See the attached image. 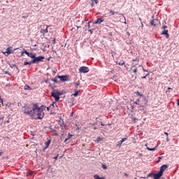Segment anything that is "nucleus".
Listing matches in <instances>:
<instances>
[{
	"mask_svg": "<svg viewBox=\"0 0 179 179\" xmlns=\"http://www.w3.org/2000/svg\"><path fill=\"white\" fill-rule=\"evenodd\" d=\"M44 110H45V106L43 105H42L41 107H38V103H34L33 106L32 118H35V120H43L45 115Z\"/></svg>",
	"mask_w": 179,
	"mask_h": 179,
	"instance_id": "obj_1",
	"label": "nucleus"
},
{
	"mask_svg": "<svg viewBox=\"0 0 179 179\" xmlns=\"http://www.w3.org/2000/svg\"><path fill=\"white\" fill-rule=\"evenodd\" d=\"M62 92H59V91H55L54 90L52 93H51V96L54 97L55 101H59V96H62Z\"/></svg>",
	"mask_w": 179,
	"mask_h": 179,
	"instance_id": "obj_2",
	"label": "nucleus"
},
{
	"mask_svg": "<svg viewBox=\"0 0 179 179\" xmlns=\"http://www.w3.org/2000/svg\"><path fill=\"white\" fill-rule=\"evenodd\" d=\"M24 114H25V115H29L30 117H33V107L32 108L27 106L25 107L24 110Z\"/></svg>",
	"mask_w": 179,
	"mask_h": 179,
	"instance_id": "obj_3",
	"label": "nucleus"
},
{
	"mask_svg": "<svg viewBox=\"0 0 179 179\" xmlns=\"http://www.w3.org/2000/svg\"><path fill=\"white\" fill-rule=\"evenodd\" d=\"M45 58V57H44V56H35V57H34V59L32 60V62H34V64H38V62H43Z\"/></svg>",
	"mask_w": 179,
	"mask_h": 179,
	"instance_id": "obj_4",
	"label": "nucleus"
},
{
	"mask_svg": "<svg viewBox=\"0 0 179 179\" xmlns=\"http://www.w3.org/2000/svg\"><path fill=\"white\" fill-rule=\"evenodd\" d=\"M57 78L60 79L61 82H69L71 80L69 76H58Z\"/></svg>",
	"mask_w": 179,
	"mask_h": 179,
	"instance_id": "obj_5",
	"label": "nucleus"
},
{
	"mask_svg": "<svg viewBox=\"0 0 179 179\" xmlns=\"http://www.w3.org/2000/svg\"><path fill=\"white\" fill-rule=\"evenodd\" d=\"M150 26H153V27H156V26H159L160 24V21L157 19H153L150 21Z\"/></svg>",
	"mask_w": 179,
	"mask_h": 179,
	"instance_id": "obj_6",
	"label": "nucleus"
},
{
	"mask_svg": "<svg viewBox=\"0 0 179 179\" xmlns=\"http://www.w3.org/2000/svg\"><path fill=\"white\" fill-rule=\"evenodd\" d=\"M89 67L87 66H81L79 69V73H87L89 72Z\"/></svg>",
	"mask_w": 179,
	"mask_h": 179,
	"instance_id": "obj_7",
	"label": "nucleus"
},
{
	"mask_svg": "<svg viewBox=\"0 0 179 179\" xmlns=\"http://www.w3.org/2000/svg\"><path fill=\"white\" fill-rule=\"evenodd\" d=\"M103 22H104V18L101 17V18H99V19L96 20L94 22V24H101V23H103Z\"/></svg>",
	"mask_w": 179,
	"mask_h": 179,
	"instance_id": "obj_8",
	"label": "nucleus"
},
{
	"mask_svg": "<svg viewBox=\"0 0 179 179\" xmlns=\"http://www.w3.org/2000/svg\"><path fill=\"white\" fill-rule=\"evenodd\" d=\"M25 54L27 55V57H29V58H31L32 59H34L36 57V53L29 52L27 51H25Z\"/></svg>",
	"mask_w": 179,
	"mask_h": 179,
	"instance_id": "obj_9",
	"label": "nucleus"
},
{
	"mask_svg": "<svg viewBox=\"0 0 179 179\" xmlns=\"http://www.w3.org/2000/svg\"><path fill=\"white\" fill-rule=\"evenodd\" d=\"M127 139H128V138H122V140L119 142H117V146L118 148H121V145H122V143H124V142H125V141H127Z\"/></svg>",
	"mask_w": 179,
	"mask_h": 179,
	"instance_id": "obj_10",
	"label": "nucleus"
},
{
	"mask_svg": "<svg viewBox=\"0 0 179 179\" xmlns=\"http://www.w3.org/2000/svg\"><path fill=\"white\" fill-rule=\"evenodd\" d=\"M4 54L5 57H8L10 54H12V50H10V48H8L6 52H2Z\"/></svg>",
	"mask_w": 179,
	"mask_h": 179,
	"instance_id": "obj_11",
	"label": "nucleus"
},
{
	"mask_svg": "<svg viewBox=\"0 0 179 179\" xmlns=\"http://www.w3.org/2000/svg\"><path fill=\"white\" fill-rule=\"evenodd\" d=\"M168 166L164 164V165H162L161 167H160V171H159V173H161L162 174H163L164 173V171H166V169H167Z\"/></svg>",
	"mask_w": 179,
	"mask_h": 179,
	"instance_id": "obj_12",
	"label": "nucleus"
},
{
	"mask_svg": "<svg viewBox=\"0 0 179 179\" xmlns=\"http://www.w3.org/2000/svg\"><path fill=\"white\" fill-rule=\"evenodd\" d=\"M48 27H50V26H49V25H46V28H45V29H41V31H40V32H41L42 34H43V36H44V34H45V33H48Z\"/></svg>",
	"mask_w": 179,
	"mask_h": 179,
	"instance_id": "obj_13",
	"label": "nucleus"
},
{
	"mask_svg": "<svg viewBox=\"0 0 179 179\" xmlns=\"http://www.w3.org/2000/svg\"><path fill=\"white\" fill-rule=\"evenodd\" d=\"M136 66L135 64H133L132 66L131 67V71H132L134 72V73H135V75H137L138 73V68L134 69Z\"/></svg>",
	"mask_w": 179,
	"mask_h": 179,
	"instance_id": "obj_14",
	"label": "nucleus"
},
{
	"mask_svg": "<svg viewBox=\"0 0 179 179\" xmlns=\"http://www.w3.org/2000/svg\"><path fill=\"white\" fill-rule=\"evenodd\" d=\"M162 176H163V173H162L161 172H158L157 173L154 174V178L160 179V177H162Z\"/></svg>",
	"mask_w": 179,
	"mask_h": 179,
	"instance_id": "obj_15",
	"label": "nucleus"
},
{
	"mask_svg": "<svg viewBox=\"0 0 179 179\" xmlns=\"http://www.w3.org/2000/svg\"><path fill=\"white\" fill-rule=\"evenodd\" d=\"M117 65H120V66H122V65H125V62L124 60H121L120 62H116Z\"/></svg>",
	"mask_w": 179,
	"mask_h": 179,
	"instance_id": "obj_16",
	"label": "nucleus"
},
{
	"mask_svg": "<svg viewBox=\"0 0 179 179\" xmlns=\"http://www.w3.org/2000/svg\"><path fill=\"white\" fill-rule=\"evenodd\" d=\"M31 64H34L33 62V60H31V62H24V65L26 66V65H31Z\"/></svg>",
	"mask_w": 179,
	"mask_h": 179,
	"instance_id": "obj_17",
	"label": "nucleus"
},
{
	"mask_svg": "<svg viewBox=\"0 0 179 179\" xmlns=\"http://www.w3.org/2000/svg\"><path fill=\"white\" fill-rule=\"evenodd\" d=\"M157 148V146H155V148H149V147H147V149H148V150H150V151H151V152H153V151H155V150H156V148Z\"/></svg>",
	"mask_w": 179,
	"mask_h": 179,
	"instance_id": "obj_18",
	"label": "nucleus"
},
{
	"mask_svg": "<svg viewBox=\"0 0 179 179\" xmlns=\"http://www.w3.org/2000/svg\"><path fill=\"white\" fill-rule=\"evenodd\" d=\"M109 13H110L112 16H113V15H115V13H118V11L115 12V11H114V10H109Z\"/></svg>",
	"mask_w": 179,
	"mask_h": 179,
	"instance_id": "obj_19",
	"label": "nucleus"
},
{
	"mask_svg": "<svg viewBox=\"0 0 179 179\" xmlns=\"http://www.w3.org/2000/svg\"><path fill=\"white\" fill-rule=\"evenodd\" d=\"M24 90H31V87H30V86H29V85H25L24 87Z\"/></svg>",
	"mask_w": 179,
	"mask_h": 179,
	"instance_id": "obj_20",
	"label": "nucleus"
},
{
	"mask_svg": "<svg viewBox=\"0 0 179 179\" xmlns=\"http://www.w3.org/2000/svg\"><path fill=\"white\" fill-rule=\"evenodd\" d=\"M169 33V30L167 29H164V31H162V34H163L164 36H165V34H167Z\"/></svg>",
	"mask_w": 179,
	"mask_h": 179,
	"instance_id": "obj_21",
	"label": "nucleus"
},
{
	"mask_svg": "<svg viewBox=\"0 0 179 179\" xmlns=\"http://www.w3.org/2000/svg\"><path fill=\"white\" fill-rule=\"evenodd\" d=\"M80 85V81H77L76 83V89H78V86H79Z\"/></svg>",
	"mask_w": 179,
	"mask_h": 179,
	"instance_id": "obj_22",
	"label": "nucleus"
},
{
	"mask_svg": "<svg viewBox=\"0 0 179 179\" xmlns=\"http://www.w3.org/2000/svg\"><path fill=\"white\" fill-rule=\"evenodd\" d=\"M34 172H33V171H29V172H28V176H33V173H34Z\"/></svg>",
	"mask_w": 179,
	"mask_h": 179,
	"instance_id": "obj_23",
	"label": "nucleus"
},
{
	"mask_svg": "<svg viewBox=\"0 0 179 179\" xmlns=\"http://www.w3.org/2000/svg\"><path fill=\"white\" fill-rule=\"evenodd\" d=\"M94 179H100V176L99 175H94Z\"/></svg>",
	"mask_w": 179,
	"mask_h": 179,
	"instance_id": "obj_24",
	"label": "nucleus"
},
{
	"mask_svg": "<svg viewBox=\"0 0 179 179\" xmlns=\"http://www.w3.org/2000/svg\"><path fill=\"white\" fill-rule=\"evenodd\" d=\"M79 92H80V91H76V92L73 94V96H75V97H76V96H78V94H79Z\"/></svg>",
	"mask_w": 179,
	"mask_h": 179,
	"instance_id": "obj_25",
	"label": "nucleus"
},
{
	"mask_svg": "<svg viewBox=\"0 0 179 179\" xmlns=\"http://www.w3.org/2000/svg\"><path fill=\"white\" fill-rule=\"evenodd\" d=\"M101 141H103V138H101V137H99V138L96 139V141H97V142H101Z\"/></svg>",
	"mask_w": 179,
	"mask_h": 179,
	"instance_id": "obj_26",
	"label": "nucleus"
},
{
	"mask_svg": "<svg viewBox=\"0 0 179 179\" xmlns=\"http://www.w3.org/2000/svg\"><path fill=\"white\" fill-rule=\"evenodd\" d=\"M102 169H103V170H107V166L103 164L102 165Z\"/></svg>",
	"mask_w": 179,
	"mask_h": 179,
	"instance_id": "obj_27",
	"label": "nucleus"
},
{
	"mask_svg": "<svg viewBox=\"0 0 179 179\" xmlns=\"http://www.w3.org/2000/svg\"><path fill=\"white\" fill-rule=\"evenodd\" d=\"M92 2H94L95 3H99V0H92Z\"/></svg>",
	"mask_w": 179,
	"mask_h": 179,
	"instance_id": "obj_28",
	"label": "nucleus"
},
{
	"mask_svg": "<svg viewBox=\"0 0 179 179\" xmlns=\"http://www.w3.org/2000/svg\"><path fill=\"white\" fill-rule=\"evenodd\" d=\"M135 61H136L137 62H139V59H132V62H135Z\"/></svg>",
	"mask_w": 179,
	"mask_h": 179,
	"instance_id": "obj_29",
	"label": "nucleus"
},
{
	"mask_svg": "<svg viewBox=\"0 0 179 179\" xmlns=\"http://www.w3.org/2000/svg\"><path fill=\"white\" fill-rule=\"evenodd\" d=\"M162 29H163V30H166V29H167V26L164 25V26H162Z\"/></svg>",
	"mask_w": 179,
	"mask_h": 179,
	"instance_id": "obj_30",
	"label": "nucleus"
},
{
	"mask_svg": "<svg viewBox=\"0 0 179 179\" xmlns=\"http://www.w3.org/2000/svg\"><path fill=\"white\" fill-rule=\"evenodd\" d=\"M165 36H166V38H169V37H170V34H169V33L166 34Z\"/></svg>",
	"mask_w": 179,
	"mask_h": 179,
	"instance_id": "obj_31",
	"label": "nucleus"
},
{
	"mask_svg": "<svg viewBox=\"0 0 179 179\" xmlns=\"http://www.w3.org/2000/svg\"><path fill=\"white\" fill-rule=\"evenodd\" d=\"M71 138H72V134H71V133H69V137H68V138H69V139H71Z\"/></svg>",
	"mask_w": 179,
	"mask_h": 179,
	"instance_id": "obj_32",
	"label": "nucleus"
},
{
	"mask_svg": "<svg viewBox=\"0 0 179 179\" xmlns=\"http://www.w3.org/2000/svg\"><path fill=\"white\" fill-rule=\"evenodd\" d=\"M149 76V73H148L145 76H143L141 77L142 79H146V77Z\"/></svg>",
	"mask_w": 179,
	"mask_h": 179,
	"instance_id": "obj_33",
	"label": "nucleus"
},
{
	"mask_svg": "<svg viewBox=\"0 0 179 179\" xmlns=\"http://www.w3.org/2000/svg\"><path fill=\"white\" fill-rule=\"evenodd\" d=\"M26 51H27V50H26L25 49H24V51L22 52V55H23V54H26Z\"/></svg>",
	"mask_w": 179,
	"mask_h": 179,
	"instance_id": "obj_34",
	"label": "nucleus"
},
{
	"mask_svg": "<svg viewBox=\"0 0 179 179\" xmlns=\"http://www.w3.org/2000/svg\"><path fill=\"white\" fill-rule=\"evenodd\" d=\"M148 177H153V174L149 173V174L148 175Z\"/></svg>",
	"mask_w": 179,
	"mask_h": 179,
	"instance_id": "obj_35",
	"label": "nucleus"
},
{
	"mask_svg": "<svg viewBox=\"0 0 179 179\" xmlns=\"http://www.w3.org/2000/svg\"><path fill=\"white\" fill-rule=\"evenodd\" d=\"M50 108H51V106L45 107V108H47V111H49Z\"/></svg>",
	"mask_w": 179,
	"mask_h": 179,
	"instance_id": "obj_36",
	"label": "nucleus"
},
{
	"mask_svg": "<svg viewBox=\"0 0 179 179\" xmlns=\"http://www.w3.org/2000/svg\"><path fill=\"white\" fill-rule=\"evenodd\" d=\"M54 104H55V102H52V104H50V106L51 107V106H52L54 107Z\"/></svg>",
	"mask_w": 179,
	"mask_h": 179,
	"instance_id": "obj_37",
	"label": "nucleus"
},
{
	"mask_svg": "<svg viewBox=\"0 0 179 179\" xmlns=\"http://www.w3.org/2000/svg\"><path fill=\"white\" fill-rule=\"evenodd\" d=\"M91 6H94V2L92 1Z\"/></svg>",
	"mask_w": 179,
	"mask_h": 179,
	"instance_id": "obj_38",
	"label": "nucleus"
},
{
	"mask_svg": "<svg viewBox=\"0 0 179 179\" xmlns=\"http://www.w3.org/2000/svg\"><path fill=\"white\" fill-rule=\"evenodd\" d=\"M89 31L91 33V34H93V31L92 29H90Z\"/></svg>",
	"mask_w": 179,
	"mask_h": 179,
	"instance_id": "obj_39",
	"label": "nucleus"
},
{
	"mask_svg": "<svg viewBox=\"0 0 179 179\" xmlns=\"http://www.w3.org/2000/svg\"><path fill=\"white\" fill-rule=\"evenodd\" d=\"M0 103H3V100H2V99H1V96H0Z\"/></svg>",
	"mask_w": 179,
	"mask_h": 179,
	"instance_id": "obj_40",
	"label": "nucleus"
},
{
	"mask_svg": "<svg viewBox=\"0 0 179 179\" xmlns=\"http://www.w3.org/2000/svg\"><path fill=\"white\" fill-rule=\"evenodd\" d=\"M164 135H166V137L169 136V133L164 132Z\"/></svg>",
	"mask_w": 179,
	"mask_h": 179,
	"instance_id": "obj_41",
	"label": "nucleus"
},
{
	"mask_svg": "<svg viewBox=\"0 0 179 179\" xmlns=\"http://www.w3.org/2000/svg\"><path fill=\"white\" fill-rule=\"evenodd\" d=\"M139 103V100H137L136 102H135V104H138Z\"/></svg>",
	"mask_w": 179,
	"mask_h": 179,
	"instance_id": "obj_42",
	"label": "nucleus"
},
{
	"mask_svg": "<svg viewBox=\"0 0 179 179\" xmlns=\"http://www.w3.org/2000/svg\"><path fill=\"white\" fill-rule=\"evenodd\" d=\"M142 68H143V72H148V71H146L145 69H143V67H142Z\"/></svg>",
	"mask_w": 179,
	"mask_h": 179,
	"instance_id": "obj_43",
	"label": "nucleus"
},
{
	"mask_svg": "<svg viewBox=\"0 0 179 179\" xmlns=\"http://www.w3.org/2000/svg\"><path fill=\"white\" fill-rule=\"evenodd\" d=\"M99 179H106V177H99Z\"/></svg>",
	"mask_w": 179,
	"mask_h": 179,
	"instance_id": "obj_44",
	"label": "nucleus"
},
{
	"mask_svg": "<svg viewBox=\"0 0 179 179\" xmlns=\"http://www.w3.org/2000/svg\"><path fill=\"white\" fill-rule=\"evenodd\" d=\"M177 106H179V99L177 100Z\"/></svg>",
	"mask_w": 179,
	"mask_h": 179,
	"instance_id": "obj_45",
	"label": "nucleus"
},
{
	"mask_svg": "<svg viewBox=\"0 0 179 179\" xmlns=\"http://www.w3.org/2000/svg\"><path fill=\"white\" fill-rule=\"evenodd\" d=\"M69 138H66L65 141H64V142H68V140H69Z\"/></svg>",
	"mask_w": 179,
	"mask_h": 179,
	"instance_id": "obj_46",
	"label": "nucleus"
},
{
	"mask_svg": "<svg viewBox=\"0 0 179 179\" xmlns=\"http://www.w3.org/2000/svg\"><path fill=\"white\" fill-rule=\"evenodd\" d=\"M50 143H51V141H48V142H47V145H50Z\"/></svg>",
	"mask_w": 179,
	"mask_h": 179,
	"instance_id": "obj_47",
	"label": "nucleus"
},
{
	"mask_svg": "<svg viewBox=\"0 0 179 179\" xmlns=\"http://www.w3.org/2000/svg\"><path fill=\"white\" fill-rule=\"evenodd\" d=\"M168 90H173V88L169 87V88H168Z\"/></svg>",
	"mask_w": 179,
	"mask_h": 179,
	"instance_id": "obj_48",
	"label": "nucleus"
},
{
	"mask_svg": "<svg viewBox=\"0 0 179 179\" xmlns=\"http://www.w3.org/2000/svg\"><path fill=\"white\" fill-rule=\"evenodd\" d=\"M53 82L57 83V79L55 78V79L53 80Z\"/></svg>",
	"mask_w": 179,
	"mask_h": 179,
	"instance_id": "obj_49",
	"label": "nucleus"
},
{
	"mask_svg": "<svg viewBox=\"0 0 179 179\" xmlns=\"http://www.w3.org/2000/svg\"><path fill=\"white\" fill-rule=\"evenodd\" d=\"M166 141L169 142V136H166Z\"/></svg>",
	"mask_w": 179,
	"mask_h": 179,
	"instance_id": "obj_50",
	"label": "nucleus"
},
{
	"mask_svg": "<svg viewBox=\"0 0 179 179\" xmlns=\"http://www.w3.org/2000/svg\"><path fill=\"white\" fill-rule=\"evenodd\" d=\"M124 176H125L126 177H128V174H127V173H124Z\"/></svg>",
	"mask_w": 179,
	"mask_h": 179,
	"instance_id": "obj_51",
	"label": "nucleus"
},
{
	"mask_svg": "<svg viewBox=\"0 0 179 179\" xmlns=\"http://www.w3.org/2000/svg\"><path fill=\"white\" fill-rule=\"evenodd\" d=\"M101 125L102 127H104V124H103V123H101Z\"/></svg>",
	"mask_w": 179,
	"mask_h": 179,
	"instance_id": "obj_52",
	"label": "nucleus"
},
{
	"mask_svg": "<svg viewBox=\"0 0 179 179\" xmlns=\"http://www.w3.org/2000/svg\"><path fill=\"white\" fill-rule=\"evenodd\" d=\"M55 159H58V156L55 157Z\"/></svg>",
	"mask_w": 179,
	"mask_h": 179,
	"instance_id": "obj_53",
	"label": "nucleus"
},
{
	"mask_svg": "<svg viewBox=\"0 0 179 179\" xmlns=\"http://www.w3.org/2000/svg\"><path fill=\"white\" fill-rule=\"evenodd\" d=\"M5 74H6V75H8V71H6V72L5 73Z\"/></svg>",
	"mask_w": 179,
	"mask_h": 179,
	"instance_id": "obj_54",
	"label": "nucleus"
},
{
	"mask_svg": "<svg viewBox=\"0 0 179 179\" xmlns=\"http://www.w3.org/2000/svg\"><path fill=\"white\" fill-rule=\"evenodd\" d=\"M139 156H142V153H140V154H139Z\"/></svg>",
	"mask_w": 179,
	"mask_h": 179,
	"instance_id": "obj_55",
	"label": "nucleus"
},
{
	"mask_svg": "<svg viewBox=\"0 0 179 179\" xmlns=\"http://www.w3.org/2000/svg\"><path fill=\"white\" fill-rule=\"evenodd\" d=\"M7 123L9 124V120L7 121Z\"/></svg>",
	"mask_w": 179,
	"mask_h": 179,
	"instance_id": "obj_56",
	"label": "nucleus"
},
{
	"mask_svg": "<svg viewBox=\"0 0 179 179\" xmlns=\"http://www.w3.org/2000/svg\"><path fill=\"white\" fill-rule=\"evenodd\" d=\"M1 155H2V152H0V156H1Z\"/></svg>",
	"mask_w": 179,
	"mask_h": 179,
	"instance_id": "obj_57",
	"label": "nucleus"
},
{
	"mask_svg": "<svg viewBox=\"0 0 179 179\" xmlns=\"http://www.w3.org/2000/svg\"><path fill=\"white\" fill-rule=\"evenodd\" d=\"M41 2V1H43V0H39Z\"/></svg>",
	"mask_w": 179,
	"mask_h": 179,
	"instance_id": "obj_58",
	"label": "nucleus"
}]
</instances>
